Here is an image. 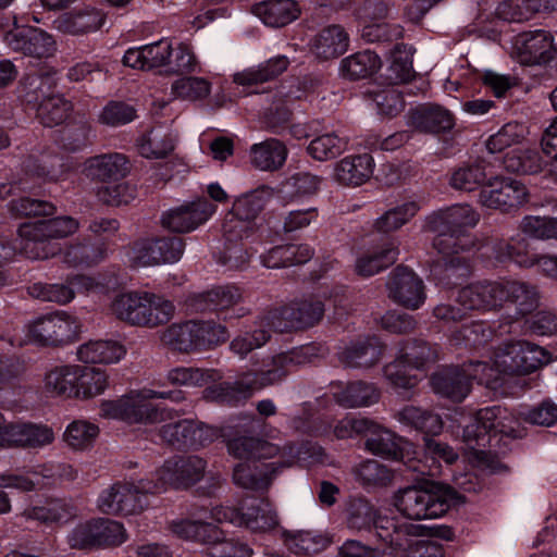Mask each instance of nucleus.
Here are the masks:
<instances>
[{"label":"nucleus","mask_w":557,"mask_h":557,"mask_svg":"<svg viewBox=\"0 0 557 557\" xmlns=\"http://www.w3.org/2000/svg\"><path fill=\"white\" fill-rule=\"evenodd\" d=\"M372 173L373 159L368 153L345 157L334 169L335 180L345 186H360Z\"/></svg>","instance_id":"34"},{"label":"nucleus","mask_w":557,"mask_h":557,"mask_svg":"<svg viewBox=\"0 0 557 557\" xmlns=\"http://www.w3.org/2000/svg\"><path fill=\"white\" fill-rule=\"evenodd\" d=\"M290 360L285 352L272 356L265 363L264 368L255 373V377L250 381L251 385L258 384L260 388L283 381L292 370Z\"/></svg>","instance_id":"62"},{"label":"nucleus","mask_w":557,"mask_h":557,"mask_svg":"<svg viewBox=\"0 0 557 557\" xmlns=\"http://www.w3.org/2000/svg\"><path fill=\"white\" fill-rule=\"evenodd\" d=\"M227 449L231 455L238 459L260 460L277 457L275 461L280 467H292L296 460L301 459V455L311 453L310 456L320 461L324 455L322 447L313 444H306L297 447L294 444H286L278 447L268 441L253 436H238L227 443Z\"/></svg>","instance_id":"5"},{"label":"nucleus","mask_w":557,"mask_h":557,"mask_svg":"<svg viewBox=\"0 0 557 557\" xmlns=\"http://www.w3.org/2000/svg\"><path fill=\"white\" fill-rule=\"evenodd\" d=\"M486 165L483 161L465 163L454 170L450 176V186L458 190L472 191L482 186L486 178Z\"/></svg>","instance_id":"56"},{"label":"nucleus","mask_w":557,"mask_h":557,"mask_svg":"<svg viewBox=\"0 0 557 557\" xmlns=\"http://www.w3.org/2000/svg\"><path fill=\"white\" fill-rule=\"evenodd\" d=\"M107 246L104 243H91L88 239L70 245L63 261L69 267H92L104 260Z\"/></svg>","instance_id":"46"},{"label":"nucleus","mask_w":557,"mask_h":557,"mask_svg":"<svg viewBox=\"0 0 557 557\" xmlns=\"http://www.w3.org/2000/svg\"><path fill=\"white\" fill-rule=\"evenodd\" d=\"M57 86L55 71L40 69L27 73L20 83V97L32 109H36L50 95L54 94Z\"/></svg>","instance_id":"27"},{"label":"nucleus","mask_w":557,"mask_h":557,"mask_svg":"<svg viewBox=\"0 0 557 557\" xmlns=\"http://www.w3.org/2000/svg\"><path fill=\"white\" fill-rule=\"evenodd\" d=\"M312 256L313 250L308 245L287 244L271 248L260 258L265 268L280 269L306 263Z\"/></svg>","instance_id":"40"},{"label":"nucleus","mask_w":557,"mask_h":557,"mask_svg":"<svg viewBox=\"0 0 557 557\" xmlns=\"http://www.w3.org/2000/svg\"><path fill=\"white\" fill-rule=\"evenodd\" d=\"M518 61L523 65H543L557 55L553 35L544 29L524 32L515 39Z\"/></svg>","instance_id":"18"},{"label":"nucleus","mask_w":557,"mask_h":557,"mask_svg":"<svg viewBox=\"0 0 557 557\" xmlns=\"http://www.w3.org/2000/svg\"><path fill=\"white\" fill-rule=\"evenodd\" d=\"M29 338L42 346H63L76 339L79 325L65 314H47L27 325Z\"/></svg>","instance_id":"12"},{"label":"nucleus","mask_w":557,"mask_h":557,"mask_svg":"<svg viewBox=\"0 0 557 557\" xmlns=\"http://www.w3.org/2000/svg\"><path fill=\"white\" fill-rule=\"evenodd\" d=\"M159 492V484L149 480L116 482L101 492L98 508L107 515H136L148 506L147 495Z\"/></svg>","instance_id":"8"},{"label":"nucleus","mask_w":557,"mask_h":557,"mask_svg":"<svg viewBox=\"0 0 557 557\" xmlns=\"http://www.w3.org/2000/svg\"><path fill=\"white\" fill-rule=\"evenodd\" d=\"M99 426L87 420H74L65 429L63 440L74 450H86L99 436Z\"/></svg>","instance_id":"54"},{"label":"nucleus","mask_w":557,"mask_h":557,"mask_svg":"<svg viewBox=\"0 0 557 557\" xmlns=\"http://www.w3.org/2000/svg\"><path fill=\"white\" fill-rule=\"evenodd\" d=\"M124 355V347L113 341H90L77 349V358L84 363H114Z\"/></svg>","instance_id":"45"},{"label":"nucleus","mask_w":557,"mask_h":557,"mask_svg":"<svg viewBox=\"0 0 557 557\" xmlns=\"http://www.w3.org/2000/svg\"><path fill=\"white\" fill-rule=\"evenodd\" d=\"M383 349V344L375 336L358 338L343 348L339 361L348 368H371L382 358Z\"/></svg>","instance_id":"25"},{"label":"nucleus","mask_w":557,"mask_h":557,"mask_svg":"<svg viewBox=\"0 0 557 557\" xmlns=\"http://www.w3.org/2000/svg\"><path fill=\"white\" fill-rule=\"evenodd\" d=\"M244 300L243 289L235 284L215 285L200 293H191L185 299V307L191 313L207 311L222 312Z\"/></svg>","instance_id":"19"},{"label":"nucleus","mask_w":557,"mask_h":557,"mask_svg":"<svg viewBox=\"0 0 557 557\" xmlns=\"http://www.w3.org/2000/svg\"><path fill=\"white\" fill-rule=\"evenodd\" d=\"M546 162L539 150L530 148L512 150L504 160L507 171L519 174L539 173Z\"/></svg>","instance_id":"59"},{"label":"nucleus","mask_w":557,"mask_h":557,"mask_svg":"<svg viewBox=\"0 0 557 557\" xmlns=\"http://www.w3.org/2000/svg\"><path fill=\"white\" fill-rule=\"evenodd\" d=\"M287 158V148L276 139L270 138L250 147V162L261 171H276L281 169Z\"/></svg>","instance_id":"38"},{"label":"nucleus","mask_w":557,"mask_h":557,"mask_svg":"<svg viewBox=\"0 0 557 557\" xmlns=\"http://www.w3.org/2000/svg\"><path fill=\"white\" fill-rule=\"evenodd\" d=\"M283 537L288 550L298 556L319 554L331 544L326 534L313 530L284 531Z\"/></svg>","instance_id":"37"},{"label":"nucleus","mask_w":557,"mask_h":557,"mask_svg":"<svg viewBox=\"0 0 557 557\" xmlns=\"http://www.w3.org/2000/svg\"><path fill=\"white\" fill-rule=\"evenodd\" d=\"M493 336L492 326L487 322L479 320L463 324L454 331L450 341L459 347L479 348L490 343Z\"/></svg>","instance_id":"47"},{"label":"nucleus","mask_w":557,"mask_h":557,"mask_svg":"<svg viewBox=\"0 0 557 557\" xmlns=\"http://www.w3.org/2000/svg\"><path fill=\"white\" fill-rule=\"evenodd\" d=\"M45 383L52 395L76 397L77 364L55 367L46 374Z\"/></svg>","instance_id":"52"},{"label":"nucleus","mask_w":557,"mask_h":557,"mask_svg":"<svg viewBox=\"0 0 557 557\" xmlns=\"http://www.w3.org/2000/svg\"><path fill=\"white\" fill-rule=\"evenodd\" d=\"M356 480L363 486L383 487L392 483L394 472L377 460L367 459L352 469Z\"/></svg>","instance_id":"55"},{"label":"nucleus","mask_w":557,"mask_h":557,"mask_svg":"<svg viewBox=\"0 0 557 557\" xmlns=\"http://www.w3.org/2000/svg\"><path fill=\"white\" fill-rule=\"evenodd\" d=\"M347 146V141L335 133L317 136L307 147L308 153L315 160L326 161L339 156Z\"/></svg>","instance_id":"64"},{"label":"nucleus","mask_w":557,"mask_h":557,"mask_svg":"<svg viewBox=\"0 0 557 557\" xmlns=\"http://www.w3.org/2000/svg\"><path fill=\"white\" fill-rule=\"evenodd\" d=\"M210 518L218 522H230L245 527L252 532H269L277 524V516L265 500H253L249 506L238 510L234 507L216 506L210 511Z\"/></svg>","instance_id":"9"},{"label":"nucleus","mask_w":557,"mask_h":557,"mask_svg":"<svg viewBox=\"0 0 557 557\" xmlns=\"http://www.w3.org/2000/svg\"><path fill=\"white\" fill-rule=\"evenodd\" d=\"M78 227V221L72 216L23 223L18 227V248L28 259H47L54 255L50 240L72 235Z\"/></svg>","instance_id":"4"},{"label":"nucleus","mask_w":557,"mask_h":557,"mask_svg":"<svg viewBox=\"0 0 557 557\" xmlns=\"http://www.w3.org/2000/svg\"><path fill=\"white\" fill-rule=\"evenodd\" d=\"M367 440L364 448L376 456L398 460L403 458L401 437L391 430L371 420V425L364 432Z\"/></svg>","instance_id":"30"},{"label":"nucleus","mask_w":557,"mask_h":557,"mask_svg":"<svg viewBox=\"0 0 557 557\" xmlns=\"http://www.w3.org/2000/svg\"><path fill=\"white\" fill-rule=\"evenodd\" d=\"M386 290L389 299L410 310H417L426 299L423 281L404 265H397L388 274Z\"/></svg>","instance_id":"14"},{"label":"nucleus","mask_w":557,"mask_h":557,"mask_svg":"<svg viewBox=\"0 0 557 557\" xmlns=\"http://www.w3.org/2000/svg\"><path fill=\"white\" fill-rule=\"evenodd\" d=\"M547 362V352L524 341L507 343L495 358V367L506 374H529Z\"/></svg>","instance_id":"10"},{"label":"nucleus","mask_w":557,"mask_h":557,"mask_svg":"<svg viewBox=\"0 0 557 557\" xmlns=\"http://www.w3.org/2000/svg\"><path fill=\"white\" fill-rule=\"evenodd\" d=\"M172 398L180 401L184 398L182 392H158L144 389L131 392L114 400H103L99 407V414L106 419L121 420L128 424H153L162 422L169 417L165 409L158 408L150 399Z\"/></svg>","instance_id":"3"},{"label":"nucleus","mask_w":557,"mask_h":557,"mask_svg":"<svg viewBox=\"0 0 557 557\" xmlns=\"http://www.w3.org/2000/svg\"><path fill=\"white\" fill-rule=\"evenodd\" d=\"M251 389L250 381H224L207 386L202 391V398L220 405L236 406L250 397Z\"/></svg>","instance_id":"39"},{"label":"nucleus","mask_w":557,"mask_h":557,"mask_svg":"<svg viewBox=\"0 0 557 557\" xmlns=\"http://www.w3.org/2000/svg\"><path fill=\"white\" fill-rule=\"evenodd\" d=\"M215 210V205L206 198H200L164 212L161 224L175 233H188L206 223Z\"/></svg>","instance_id":"21"},{"label":"nucleus","mask_w":557,"mask_h":557,"mask_svg":"<svg viewBox=\"0 0 557 557\" xmlns=\"http://www.w3.org/2000/svg\"><path fill=\"white\" fill-rule=\"evenodd\" d=\"M541 295L536 285L521 280L506 278L505 307L515 309L513 315L504 318L507 323L533 313L540 306Z\"/></svg>","instance_id":"24"},{"label":"nucleus","mask_w":557,"mask_h":557,"mask_svg":"<svg viewBox=\"0 0 557 557\" xmlns=\"http://www.w3.org/2000/svg\"><path fill=\"white\" fill-rule=\"evenodd\" d=\"M480 221V213L470 205H455L425 218L424 228L435 233L433 247L442 255L468 251L475 240L469 232Z\"/></svg>","instance_id":"1"},{"label":"nucleus","mask_w":557,"mask_h":557,"mask_svg":"<svg viewBox=\"0 0 557 557\" xmlns=\"http://www.w3.org/2000/svg\"><path fill=\"white\" fill-rule=\"evenodd\" d=\"M282 468L276 462L263 463L260 467L243 462L234 467L233 480L236 485L247 490H263L269 486L272 476Z\"/></svg>","instance_id":"35"},{"label":"nucleus","mask_w":557,"mask_h":557,"mask_svg":"<svg viewBox=\"0 0 557 557\" xmlns=\"http://www.w3.org/2000/svg\"><path fill=\"white\" fill-rule=\"evenodd\" d=\"M207 467L206 460L198 456L177 457L166 460L158 470L160 491L165 484L175 488H186L199 482Z\"/></svg>","instance_id":"20"},{"label":"nucleus","mask_w":557,"mask_h":557,"mask_svg":"<svg viewBox=\"0 0 557 557\" xmlns=\"http://www.w3.org/2000/svg\"><path fill=\"white\" fill-rule=\"evenodd\" d=\"M414 75L411 59V48L396 45L392 53V62L387 69V79L393 85L407 83Z\"/></svg>","instance_id":"63"},{"label":"nucleus","mask_w":557,"mask_h":557,"mask_svg":"<svg viewBox=\"0 0 557 557\" xmlns=\"http://www.w3.org/2000/svg\"><path fill=\"white\" fill-rule=\"evenodd\" d=\"M84 171L92 181H119L128 174L129 162L123 153H104L87 159Z\"/></svg>","instance_id":"26"},{"label":"nucleus","mask_w":557,"mask_h":557,"mask_svg":"<svg viewBox=\"0 0 557 557\" xmlns=\"http://www.w3.org/2000/svg\"><path fill=\"white\" fill-rule=\"evenodd\" d=\"M289 65L285 55H276L258 66L249 67L234 75V82L238 85L250 86L276 78L284 73Z\"/></svg>","instance_id":"44"},{"label":"nucleus","mask_w":557,"mask_h":557,"mask_svg":"<svg viewBox=\"0 0 557 557\" xmlns=\"http://www.w3.org/2000/svg\"><path fill=\"white\" fill-rule=\"evenodd\" d=\"M165 377L172 385L203 386L208 382H214L221 379V375L218 371L212 369L176 367L169 370Z\"/></svg>","instance_id":"58"},{"label":"nucleus","mask_w":557,"mask_h":557,"mask_svg":"<svg viewBox=\"0 0 557 557\" xmlns=\"http://www.w3.org/2000/svg\"><path fill=\"white\" fill-rule=\"evenodd\" d=\"M162 344L178 352L197 351L194 336L193 320L184 323H173L160 335Z\"/></svg>","instance_id":"53"},{"label":"nucleus","mask_w":557,"mask_h":557,"mask_svg":"<svg viewBox=\"0 0 557 557\" xmlns=\"http://www.w3.org/2000/svg\"><path fill=\"white\" fill-rule=\"evenodd\" d=\"M528 200V190L524 184L510 177L495 176L488 180L479 194L481 206L510 212L518 209Z\"/></svg>","instance_id":"11"},{"label":"nucleus","mask_w":557,"mask_h":557,"mask_svg":"<svg viewBox=\"0 0 557 557\" xmlns=\"http://www.w3.org/2000/svg\"><path fill=\"white\" fill-rule=\"evenodd\" d=\"M395 417L400 423L422 432L424 436H436L444 428L438 413L411 405L401 408Z\"/></svg>","instance_id":"36"},{"label":"nucleus","mask_w":557,"mask_h":557,"mask_svg":"<svg viewBox=\"0 0 557 557\" xmlns=\"http://www.w3.org/2000/svg\"><path fill=\"white\" fill-rule=\"evenodd\" d=\"M419 205L414 201L405 202L398 207L387 210L377 218L373 224L374 230L380 233L397 231L408 223L419 211Z\"/></svg>","instance_id":"61"},{"label":"nucleus","mask_w":557,"mask_h":557,"mask_svg":"<svg viewBox=\"0 0 557 557\" xmlns=\"http://www.w3.org/2000/svg\"><path fill=\"white\" fill-rule=\"evenodd\" d=\"M454 492L449 488L407 486L394 496L396 509L411 520L435 519L450 508Z\"/></svg>","instance_id":"6"},{"label":"nucleus","mask_w":557,"mask_h":557,"mask_svg":"<svg viewBox=\"0 0 557 557\" xmlns=\"http://www.w3.org/2000/svg\"><path fill=\"white\" fill-rule=\"evenodd\" d=\"M528 134V126L524 123L508 122L496 134L490 136L486 148L491 153L500 152L512 145L520 144Z\"/></svg>","instance_id":"60"},{"label":"nucleus","mask_w":557,"mask_h":557,"mask_svg":"<svg viewBox=\"0 0 557 557\" xmlns=\"http://www.w3.org/2000/svg\"><path fill=\"white\" fill-rule=\"evenodd\" d=\"M349 45L348 34L341 25L321 29L311 40V52L320 60L327 61L343 54Z\"/></svg>","instance_id":"32"},{"label":"nucleus","mask_w":557,"mask_h":557,"mask_svg":"<svg viewBox=\"0 0 557 557\" xmlns=\"http://www.w3.org/2000/svg\"><path fill=\"white\" fill-rule=\"evenodd\" d=\"M398 253V247L394 242H386L380 247H372L356 259L355 271L363 277L372 276L394 264Z\"/></svg>","instance_id":"33"},{"label":"nucleus","mask_w":557,"mask_h":557,"mask_svg":"<svg viewBox=\"0 0 557 557\" xmlns=\"http://www.w3.org/2000/svg\"><path fill=\"white\" fill-rule=\"evenodd\" d=\"M54 441L53 430L46 424L32 422L0 423V447L38 449Z\"/></svg>","instance_id":"13"},{"label":"nucleus","mask_w":557,"mask_h":557,"mask_svg":"<svg viewBox=\"0 0 557 557\" xmlns=\"http://www.w3.org/2000/svg\"><path fill=\"white\" fill-rule=\"evenodd\" d=\"M104 22L103 14L94 8L73 10L58 16L54 28L69 35H84L99 29Z\"/></svg>","instance_id":"29"},{"label":"nucleus","mask_w":557,"mask_h":557,"mask_svg":"<svg viewBox=\"0 0 557 557\" xmlns=\"http://www.w3.org/2000/svg\"><path fill=\"white\" fill-rule=\"evenodd\" d=\"M108 386L109 375L104 370L77 366L76 398L96 397L102 394Z\"/></svg>","instance_id":"50"},{"label":"nucleus","mask_w":557,"mask_h":557,"mask_svg":"<svg viewBox=\"0 0 557 557\" xmlns=\"http://www.w3.org/2000/svg\"><path fill=\"white\" fill-rule=\"evenodd\" d=\"M486 255L497 263H516L519 267L535 265L536 253L530 247L529 240L521 235L509 239L494 238L485 245Z\"/></svg>","instance_id":"23"},{"label":"nucleus","mask_w":557,"mask_h":557,"mask_svg":"<svg viewBox=\"0 0 557 557\" xmlns=\"http://www.w3.org/2000/svg\"><path fill=\"white\" fill-rule=\"evenodd\" d=\"M253 12L265 25L282 27L298 17L299 9L294 0H267L256 4Z\"/></svg>","instance_id":"43"},{"label":"nucleus","mask_w":557,"mask_h":557,"mask_svg":"<svg viewBox=\"0 0 557 557\" xmlns=\"http://www.w3.org/2000/svg\"><path fill=\"white\" fill-rule=\"evenodd\" d=\"M149 293H123L114 297L110 309L121 321L131 325L146 326L147 312L149 309Z\"/></svg>","instance_id":"28"},{"label":"nucleus","mask_w":557,"mask_h":557,"mask_svg":"<svg viewBox=\"0 0 557 557\" xmlns=\"http://www.w3.org/2000/svg\"><path fill=\"white\" fill-rule=\"evenodd\" d=\"M335 398L345 408H359L375 404L380 393L373 384L357 381L348 383L335 394Z\"/></svg>","instance_id":"48"},{"label":"nucleus","mask_w":557,"mask_h":557,"mask_svg":"<svg viewBox=\"0 0 557 557\" xmlns=\"http://www.w3.org/2000/svg\"><path fill=\"white\" fill-rule=\"evenodd\" d=\"M398 352L407 361V366L414 370H425L440 358L437 345L420 338L401 341Z\"/></svg>","instance_id":"42"},{"label":"nucleus","mask_w":557,"mask_h":557,"mask_svg":"<svg viewBox=\"0 0 557 557\" xmlns=\"http://www.w3.org/2000/svg\"><path fill=\"white\" fill-rule=\"evenodd\" d=\"M324 312V302L311 297L263 312L260 314V324L278 333L305 330L317 325Z\"/></svg>","instance_id":"7"},{"label":"nucleus","mask_w":557,"mask_h":557,"mask_svg":"<svg viewBox=\"0 0 557 557\" xmlns=\"http://www.w3.org/2000/svg\"><path fill=\"white\" fill-rule=\"evenodd\" d=\"M407 125L421 134L440 135L454 128L455 116L441 104L423 103L408 111Z\"/></svg>","instance_id":"22"},{"label":"nucleus","mask_w":557,"mask_h":557,"mask_svg":"<svg viewBox=\"0 0 557 557\" xmlns=\"http://www.w3.org/2000/svg\"><path fill=\"white\" fill-rule=\"evenodd\" d=\"M381 66L380 57L373 51L364 50L344 58L339 64V73L346 79L359 81L373 76Z\"/></svg>","instance_id":"41"},{"label":"nucleus","mask_w":557,"mask_h":557,"mask_svg":"<svg viewBox=\"0 0 557 557\" xmlns=\"http://www.w3.org/2000/svg\"><path fill=\"white\" fill-rule=\"evenodd\" d=\"M3 41L12 51L37 59L50 58L57 51L53 37L34 26H14L3 35Z\"/></svg>","instance_id":"17"},{"label":"nucleus","mask_w":557,"mask_h":557,"mask_svg":"<svg viewBox=\"0 0 557 557\" xmlns=\"http://www.w3.org/2000/svg\"><path fill=\"white\" fill-rule=\"evenodd\" d=\"M506 278L472 283L458 292L457 302L469 310L500 311L505 308Z\"/></svg>","instance_id":"16"},{"label":"nucleus","mask_w":557,"mask_h":557,"mask_svg":"<svg viewBox=\"0 0 557 557\" xmlns=\"http://www.w3.org/2000/svg\"><path fill=\"white\" fill-rule=\"evenodd\" d=\"M346 524L354 531H370L373 528L377 539L394 548L406 547L411 537L422 536L425 532L423 525L377 515L376 508L366 498H354L348 503Z\"/></svg>","instance_id":"2"},{"label":"nucleus","mask_w":557,"mask_h":557,"mask_svg":"<svg viewBox=\"0 0 557 557\" xmlns=\"http://www.w3.org/2000/svg\"><path fill=\"white\" fill-rule=\"evenodd\" d=\"M140 156L148 159L165 158L174 149V137L163 127L152 128L138 140Z\"/></svg>","instance_id":"51"},{"label":"nucleus","mask_w":557,"mask_h":557,"mask_svg":"<svg viewBox=\"0 0 557 557\" xmlns=\"http://www.w3.org/2000/svg\"><path fill=\"white\" fill-rule=\"evenodd\" d=\"M184 249V240L176 236L143 239L133 247L132 263L135 267L174 263L182 258Z\"/></svg>","instance_id":"15"},{"label":"nucleus","mask_w":557,"mask_h":557,"mask_svg":"<svg viewBox=\"0 0 557 557\" xmlns=\"http://www.w3.org/2000/svg\"><path fill=\"white\" fill-rule=\"evenodd\" d=\"M193 325L197 351L214 349L230 337L227 327L214 320H193Z\"/></svg>","instance_id":"49"},{"label":"nucleus","mask_w":557,"mask_h":557,"mask_svg":"<svg viewBox=\"0 0 557 557\" xmlns=\"http://www.w3.org/2000/svg\"><path fill=\"white\" fill-rule=\"evenodd\" d=\"M72 103L63 95L53 94L35 110L40 123L47 127L62 124L72 111Z\"/></svg>","instance_id":"57"},{"label":"nucleus","mask_w":557,"mask_h":557,"mask_svg":"<svg viewBox=\"0 0 557 557\" xmlns=\"http://www.w3.org/2000/svg\"><path fill=\"white\" fill-rule=\"evenodd\" d=\"M433 391L454 401L463 400L470 392L471 383L461 367H447L435 372L431 377Z\"/></svg>","instance_id":"31"}]
</instances>
